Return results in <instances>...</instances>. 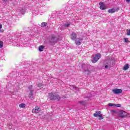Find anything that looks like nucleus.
<instances>
[{
    "instance_id": "5701e85b",
    "label": "nucleus",
    "mask_w": 130,
    "mask_h": 130,
    "mask_svg": "<svg viewBox=\"0 0 130 130\" xmlns=\"http://www.w3.org/2000/svg\"><path fill=\"white\" fill-rule=\"evenodd\" d=\"M4 47V42L3 41H0V48H3Z\"/></svg>"
},
{
    "instance_id": "f03ea898",
    "label": "nucleus",
    "mask_w": 130,
    "mask_h": 130,
    "mask_svg": "<svg viewBox=\"0 0 130 130\" xmlns=\"http://www.w3.org/2000/svg\"><path fill=\"white\" fill-rule=\"evenodd\" d=\"M47 40L50 45H54L58 41V38L55 35H53L49 36Z\"/></svg>"
},
{
    "instance_id": "cd10ccee",
    "label": "nucleus",
    "mask_w": 130,
    "mask_h": 130,
    "mask_svg": "<svg viewBox=\"0 0 130 130\" xmlns=\"http://www.w3.org/2000/svg\"><path fill=\"white\" fill-rule=\"evenodd\" d=\"M80 104H84V102H79Z\"/></svg>"
},
{
    "instance_id": "423d86ee",
    "label": "nucleus",
    "mask_w": 130,
    "mask_h": 130,
    "mask_svg": "<svg viewBox=\"0 0 130 130\" xmlns=\"http://www.w3.org/2000/svg\"><path fill=\"white\" fill-rule=\"evenodd\" d=\"M32 88H33V86L32 85L28 86V89L30 91L28 97L30 98V99H31V100H33L34 99V97L33 96V92H34V90H32Z\"/></svg>"
},
{
    "instance_id": "bb28decb",
    "label": "nucleus",
    "mask_w": 130,
    "mask_h": 130,
    "mask_svg": "<svg viewBox=\"0 0 130 130\" xmlns=\"http://www.w3.org/2000/svg\"><path fill=\"white\" fill-rule=\"evenodd\" d=\"M121 105L120 104H116V107H120Z\"/></svg>"
},
{
    "instance_id": "1a4fd4ad",
    "label": "nucleus",
    "mask_w": 130,
    "mask_h": 130,
    "mask_svg": "<svg viewBox=\"0 0 130 130\" xmlns=\"http://www.w3.org/2000/svg\"><path fill=\"white\" fill-rule=\"evenodd\" d=\"M40 111H41V109L40 108V107L38 106H36L35 109L32 110V113H39Z\"/></svg>"
},
{
    "instance_id": "f8f14e48",
    "label": "nucleus",
    "mask_w": 130,
    "mask_h": 130,
    "mask_svg": "<svg viewBox=\"0 0 130 130\" xmlns=\"http://www.w3.org/2000/svg\"><path fill=\"white\" fill-rule=\"evenodd\" d=\"M70 38L72 40H76L77 39V33L72 32L70 35Z\"/></svg>"
},
{
    "instance_id": "b1692460",
    "label": "nucleus",
    "mask_w": 130,
    "mask_h": 130,
    "mask_svg": "<svg viewBox=\"0 0 130 130\" xmlns=\"http://www.w3.org/2000/svg\"><path fill=\"white\" fill-rule=\"evenodd\" d=\"M126 35L128 36L130 35V29H127Z\"/></svg>"
},
{
    "instance_id": "4be33fe9",
    "label": "nucleus",
    "mask_w": 130,
    "mask_h": 130,
    "mask_svg": "<svg viewBox=\"0 0 130 130\" xmlns=\"http://www.w3.org/2000/svg\"><path fill=\"white\" fill-rule=\"evenodd\" d=\"M109 106H113V107H116V104H112V103H109L108 104Z\"/></svg>"
},
{
    "instance_id": "dca6fc26",
    "label": "nucleus",
    "mask_w": 130,
    "mask_h": 130,
    "mask_svg": "<svg viewBox=\"0 0 130 130\" xmlns=\"http://www.w3.org/2000/svg\"><path fill=\"white\" fill-rule=\"evenodd\" d=\"M129 66H128V64H126L124 66V67H123V70L124 71H126V70H127V69H129Z\"/></svg>"
},
{
    "instance_id": "9d476101",
    "label": "nucleus",
    "mask_w": 130,
    "mask_h": 130,
    "mask_svg": "<svg viewBox=\"0 0 130 130\" xmlns=\"http://www.w3.org/2000/svg\"><path fill=\"white\" fill-rule=\"evenodd\" d=\"M75 40V43L76 45H81L82 44V41H83V38H77Z\"/></svg>"
},
{
    "instance_id": "6e6552de",
    "label": "nucleus",
    "mask_w": 130,
    "mask_h": 130,
    "mask_svg": "<svg viewBox=\"0 0 130 130\" xmlns=\"http://www.w3.org/2000/svg\"><path fill=\"white\" fill-rule=\"evenodd\" d=\"M93 116L95 117H100L99 119L100 120L103 119V117L102 116V114H101V112L100 111H96L95 113L93 114Z\"/></svg>"
},
{
    "instance_id": "7c9ffc66",
    "label": "nucleus",
    "mask_w": 130,
    "mask_h": 130,
    "mask_svg": "<svg viewBox=\"0 0 130 130\" xmlns=\"http://www.w3.org/2000/svg\"><path fill=\"white\" fill-rule=\"evenodd\" d=\"M3 2H8V0H3Z\"/></svg>"
},
{
    "instance_id": "aec40b11",
    "label": "nucleus",
    "mask_w": 130,
    "mask_h": 130,
    "mask_svg": "<svg viewBox=\"0 0 130 130\" xmlns=\"http://www.w3.org/2000/svg\"><path fill=\"white\" fill-rule=\"evenodd\" d=\"M112 114H118V111L115 110H112L111 111Z\"/></svg>"
},
{
    "instance_id": "a878e982",
    "label": "nucleus",
    "mask_w": 130,
    "mask_h": 130,
    "mask_svg": "<svg viewBox=\"0 0 130 130\" xmlns=\"http://www.w3.org/2000/svg\"><path fill=\"white\" fill-rule=\"evenodd\" d=\"M70 26V24L69 23H67V24H64V27L66 28L67 27H69Z\"/></svg>"
},
{
    "instance_id": "7ed1b4c3",
    "label": "nucleus",
    "mask_w": 130,
    "mask_h": 130,
    "mask_svg": "<svg viewBox=\"0 0 130 130\" xmlns=\"http://www.w3.org/2000/svg\"><path fill=\"white\" fill-rule=\"evenodd\" d=\"M49 96L50 97V100H54L55 101H59L60 99V96L57 93H55L53 94L52 93H49Z\"/></svg>"
},
{
    "instance_id": "2f4dec72",
    "label": "nucleus",
    "mask_w": 130,
    "mask_h": 130,
    "mask_svg": "<svg viewBox=\"0 0 130 130\" xmlns=\"http://www.w3.org/2000/svg\"><path fill=\"white\" fill-rule=\"evenodd\" d=\"M9 128H12V126H10Z\"/></svg>"
},
{
    "instance_id": "4468645a",
    "label": "nucleus",
    "mask_w": 130,
    "mask_h": 130,
    "mask_svg": "<svg viewBox=\"0 0 130 130\" xmlns=\"http://www.w3.org/2000/svg\"><path fill=\"white\" fill-rule=\"evenodd\" d=\"M119 10V8H117L116 9L113 8L111 9H109L108 10V13H110V14H113V13H115V12H117Z\"/></svg>"
},
{
    "instance_id": "2eb2a0df",
    "label": "nucleus",
    "mask_w": 130,
    "mask_h": 130,
    "mask_svg": "<svg viewBox=\"0 0 130 130\" xmlns=\"http://www.w3.org/2000/svg\"><path fill=\"white\" fill-rule=\"evenodd\" d=\"M18 12H20L21 14H22V15H24L25 14V13H26V9H18L17 10Z\"/></svg>"
},
{
    "instance_id": "0eeeda50",
    "label": "nucleus",
    "mask_w": 130,
    "mask_h": 130,
    "mask_svg": "<svg viewBox=\"0 0 130 130\" xmlns=\"http://www.w3.org/2000/svg\"><path fill=\"white\" fill-rule=\"evenodd\" d=\"M118 114L121 118H124V117L127 116V113L122 110L119 111Z\"/></svg>"
},
{
    "instance_id": "20e7f679",
    "label": "nucleus",
    "mask_w": 130,
    "mask_h": 130,
    "mask_svg": "<svg viewBox=\"0 0 130 130\" xmlns=\"http://www.w3.org/2000/svg\"><path fill=\"white\" fill-rule=\"evenodd\" d=\"M82 68L84 70V72L86 75H89L90 72L92 71V69H89L90 68V66L86 64H83L82 65Z\"/></svg>"
},
{
    "instance_id": "39448f33",
    "label": "nucleus",
    "mask_w": 130,
    "mask_h": 130,
    "mask_svg": "<svg viewBox=\"0 0 130 130\" xmlns=\"http://www.w3.org/2000/svg\"><path fill=\"white\" fill-rule=\"evenodd\" d=\"M100 58H101V54L100 53L96 54L93 57L91 61L92 62H93V63H95V62H97V61H98V60H99Z\"/></svg>"
},
{
    "instance_id": "c85d7f7f",
    "label": "nucleus",
    "mask_w": 130,
    "mask_h": 130,
    "mask_svg": "<svg viewBox=\"0 0 130 130\" xmlns=\"http://www.w3.org/2000/svg\"><path fill=\"white\" fill-rule=\"evenodd\" d=\"M2 28H3V25H2V24H0V29H2Z\"/></svg>"
},
{
    "instance_id": "a211bd4d",
    "label": "nucleus",
    "mask_w": 130,
    "mask_h": 130,
    "mask_svg": "<svg viewBox=\"0 0 130 130\" xmlns=\"http://www.w3.org/2000/svg\"><path fill=\"white\" fill-rule=\"evenodd\" d=\"M44 49V46H40L39 48V51H42Z\"/></svg>"
},
{
    "instance_id": "9b49d317",
    "label": "nucleus",
    "mask_w": 130,
    "mask_h": 130,
    "mask_svg": "<svg viewBox=\"0 0 130 130\" xmlns=\"http://www.w3.org/2000/svg\"><path fill=\"white\" fill-rule=\"evenodd\" d=\"M100 6V9L101 10H106L107 9V6L105 5V4H104V2H101L99 4Z\"/></svg>"
},
{
    "instance_id": "c756f323",
    "label": "nucleus",
    "mask_w": 130,
    "mask_h": 130,
    "mask_svg": "<svg viewBox=\"0 0 130 130\" xmlns=\"http://www.w3.org/2000/svg\"><path fill=\"white\" fill-rule=\"evenodd\" d=\"M127 3H130V0H126Z\"/></svg>"
},
{
    "instance_id": "412c9836",
    "label": "nucleus",
    "mask_w": 130,
    "mask_h": 130,
    "mask_svg": "<svg viewBox=\"0 0 130 130\" xmlns=\"http://www.w3.org/2000/svg\"><path fill=\"white\" fill-rule=\"evenodd\" d=\"M47 24V23L46 22H43L41 23V27H46V25Z\"/></svg>"
},
{
    "instance_id": "f257e3e1",
    "label": "nucleus",
    "mask_w": 130,
    "mask_h": 130,
    "mask_svg": "<svg viewBox=\"0 0 130 130\" xmlns=\"http://www.w3.org/2000/svg\"><path fill=\"white\" fill-rule=\"evenodd\" d=\"M114 58L109 56L104 60L103 67L105 70H106V69H111V68L114 67Z\"/></svg>"
},
{
    "instance_id": "393cba45",
    "label": "nucleus",
    "mask_w": 130,
    "mask_h": 130,
    "mask_svg": "<svg viewBox=\"0 0 130 130\" xmlns=\"http://www.w3.org/2000/svg\"><path fill=\"white\" fill-rule=\"evenodd\" d=\"M124 41H125V42L126 43H127L129 42V41H128V39H126V38H124Z\"/></svg>"
},
{
    "instance_id": "6ab92c4d",
    "label": "nucleus",
    "mask_w": 130,
    "mask_h": 130,
    "mask_svg": "<svg viewBox=\"0 0 130 130\" xmlns=\"http://www.w3.org/2000/svg\"><path fill=\"white\" fill-rule=\"evenodd\" d=\"M37 85L38 87L40 88V89H41V88H43V85L42 83H38Z\"/></svg>"
},
{
    "instance_id": "ddd939ff",
    "label": "nucleus",
    "mask_w": 130,
    "mask_h": 130,
    "mask_svg": "<svg viewBox=\"0 0 130 130\" xmlns=\"http://www.w3.org/2000/svg\"><path fill=\"white\" fill-rule=\"evenodd\" d=\"M112 91L114 94H121V93H122L121 89H114Z\"/></svg>"
},
{
    "instance_id": "f3484780",
    "label": "nucleus",
    "mask_w": 130,
    "mask_h": 130,
    "mask_svg": "<svg viewBox=\"0 0 130 130\" xmlns=\"http://www.w3.org/2000/svg\"><path fill=\"white\" fill-rule=\"evenodd\" d=\"M19 107L20 108H25L26 107V104H19Z\"/></svg>"
}]
</instances>
